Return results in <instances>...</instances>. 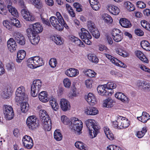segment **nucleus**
Listing matches in <instances>:
<instances>
[{"instance_id":"f257e3e1","label":"nucleus","mask_w":150,"mask_h":150,"mask_svg":"<svg viewBox=\"0 0 150 150\" xmlns=\"http://www.w3.org/2000/svg\"><path fill=\"white\" fill-rule=\"evenodd\" d=\"M56 16L58 19L55 16H52L50 18V21L52 25L57 30H62L64 27L66 29H68L69 27L63 18L61 14L59 12L56 13Z\"/></svg>"},{"instance_id":"f03ea898","label":"nucleus","mask_w":150,"mask_h":150,"mask_svg":"<svg viewBox=\"0 0 150 150\" xmlns=\"http://www.w3.org/2000/svg\"><path fill=\"white\" fill-rule=\"evenodd\" d=\"M85 124L89 131L91 138L96 137L99 132L100 128L96 121L92 119H88L85 121Z\"/></svg>"},{"instance_id":"7ed1b4c3","label":"nucleus","mask_w":150,"mask_h":150,"mask_svg":"<svg viewBox=\"0 0 150 150\" xmlns=\"http://www.w3.org/2000/svg\"><path fill=\"white\" fill-rule=\"evenodd\" d=\"M39 115L44 129L45 130L50 131L52 127V122L48 117L46 111L44 110H41L39 111Z\"/></svg>"},{"instance_id":"20e7f679","label":"nucleus","mask_w":150,"mask_h":150,"mask_svg":"<svg viewBox=\"0 0 150 150\" xmlns=\"http://www.w3.org/2000/svg\"><path fill=\"white\" fill-rule=\"evenodd\" d=\"M28 67L34 69L44 65L42 59L38 56H35L29 58L27 60Z\"/></svg>"},{"instance_id":"39448f33","label":"nucleus","mask_w":150,"mask_h":150,"mask_svg":"<svg viewBox=\"0 0 150 150\" xmlns=\"http://www.w3.org/2000/svg\"><path fill=\"white\" fill-rule=\"evenodd\" d=\"M71 122L70 128L72 130L75 131L76 133L79 134L83 127V123L78 118L74 117L71 118Z\"/></svg>"},{"instance_id":"423d86ee","label":"nucleus","mask_w":150,"mask_h":150,"mask_svg":"<svg viewBox=\"0 0 150 150\" xmlns=\"http://www.w3.org/2000/svg\"><path fill=\"white\" fill-rule=\"evenodd\" d=\"M16 96L15 100L18 103H20L22 101H27L28 100V96L25 94V90L24 87L21 86L17 89L16 93Z\"/></svg>"},{"instance_id":"0eeeda50","label":"nucleus","mask_w":150,"mask_h":150,"mask_svg":"<svg viewBox=\"0 0 150 150\" xmlns=\"http://www.w3.org/2000/svg\"><path fill=\"white\" fill-rule=\"evenodd\" d=\"M42 83L39 79L34 80L31 86V94L33 97L37 96L42 88Z\"/></svg>"},{"instance_id":"6e6552de","label":"nucleus","mask_w":150,"mask_h":150,"mask_svg":"<svg viewBox=\"0 0 150 150\" xmlns=\"http://www.w3.org/2000/svg\"><path fill=\"white\" fill-rule=\"evenodd\" d=\"M81 32L79 33V35L83 41L88 45H90L91 43L90 40L91 39L92 37L88 31L84 28L81 29Z\"/></svg>"},{"instance_id":"1a4fd4ad","label":"nucleus","mask_w":150,"mask_h":150,"mask_svg":"<svg viewBox=\"0 0 150 150\" xmlns=\"http://www.w3.org/2000/svg\"><path fill=\"white\" fill-rule=\"evenodd\" d=\"M26 32L31 43L34 45L37 44L40 40V38L38 34L33 33L30 28H28L26 30Z\"/></svg>"},{"instance_id":"9d476101","label":"nucleus","mask_w":150,"mask_h":150,"mask_svg":"<svg viewBox=\"0 0 150 150\" xmlns=\"http://www.w3.org/2000/svg\"><path fill=\"white\" fill-rule=\"evenodd\" d=\"M26 124L28 128L32 129L37 128L39 125L37 118L34 116H31L27 118Z\"/></svg>"},{"instance_id":"9b49d317","label":"nucleus","mask_w":150,"mask_h":150,"mask_svg":"<svg viewBox=\"0 0 150 150\" xmlns=\"http://www.w3.org/2000/svg\"><path fill=\"white\" fill-rule=\"evenodd\" d=\"M3 108V112L5 118L9 120L12 119L14 116V113L11 106L4 105Z\"/></svg>"},{"instance_id":"f8f14e48","label":"nucleus","mask_w":150,"mask_h":150,"mask_svg":"<svg viewBox=\"0 0 150 150\" xmlns=\"http://www.w3.org/2000/svg\"><path fill=\"white\" fill-rule=\"evenodd\" d=\"M23 6V9L21 10V13L23 18L27 21H34L35 18L33 14L29 12L25 6Z\"/></svg>"},{"instance_id":"ddd939ff","label":"nucleus","mask_w":150,"mask_h":150,"mask_svg":"<svg viewBox=\"0 0 150 150\" xmlns=\"http://www.w3.org/2000/svg\"><path fill=\"white\" fill-rule=\"evenodd\" d=\"M111 34L113 40L116 42H119L123 39L122 33L119 29L117 28L113 29Z\"/></svg>"},{"instance_id":"4468645a","label":"nucleus","mask_w":150,"mask_h":150,"mask_svg":"<svg viewBox=\"0 0 150 150\" xmlns=\"http://www.w3.org/2000/svg\"><path fill=\"white\" fill-rule=\"evenodd\" d=\"M22 141L23 145L27 149H31L33 145V140L29 136L26 135L23 137Z\"/></svg>"},{"instance_id":"2eb2a0df","label":"nucleus","mask_w":150,"mask_h":150,"mask_svg":"<svg viewBox=\"0 0 150 150\" xmlns=\"http://www.w3.org/2000/svg\"><path fill=\"white\" fill-rule=\"evenodd\" d=\"M105 84L99 86L97 88V91L99 94L105 96H111L113 92L108 91L106 89Z\"/></svg>"},{"instance_id":"dca6fc26","label":"nucleus","mask_w":150,"mask_h":150,"mask_svg":"<svg viewBox=\"0 0 150 150\" xmlns=\"http://www.w3.org/2000/svg\"><path fill=\"white\" fill-rule=\"evenodd\" d=\"M60 107L64 111H66L69 110L71 108L70 102L67 99L62 98L60 101Z\"/></svg>"},{"instance_id":"f3484780","label":"nucleus","mask_w":150,"mask_h":150,"mask_svg":"<svg viewBox=\"0 0 150 150\" xmlns=\"http://www.w3.org/2000/svg\"><path fill=\"white\" fill-rule=\"evenodd\" d=\"M14 37L16 41L20 45H23L25 43V39L23 36L19 32H15Z\"/></svg>"},{"instance_id":"a211bd4d","label":"nucleus","mask_w":150,"mask_h":150,"mask_svg":"<svg viewBox=\"0 0 150 150\" xmlns=\"http://www.w3.org/2000/svg\"><path fill=\"white\" fill-rule=\"evenodd\" d=\"M7 46L8 49L11 52L15 51L17 48L16 42L12 38L8 41Z\"/></svg>"},{"instance_id":"6ab92c4d","label":"nucleus","mask_w":150,"mask_h":150,"mask_svg":"<svg viewBox=\"0 0 150 150\" xmlns=\"http://www.w3.org/2000/svg\"><path fill=\"white\" fill-rule=\"evenodd\" d=\"M31 29L32 32L33 33L38 34L41 32L43 30V28L42 25L39 23H36L33 25L32 29L31 28H28Z\"/></svg>"},{"instance_id":"aec40b11","label":"nucleus","mask_w":150,"mask_h":150,"mask_svg":"<svg viewBox=\"0 0 150 150\" xmlns=\"http://www.w3.org/2000/svg\"><path fill=\"white\" fill-rule=\"evenodd\" d=\"M117 118V120L113 122V127L118 129H122V120L124 117L119 116Z\"/></svg>"},{"instance_id":"412c9836","label":"nucleus","mask_w":150,"mask_h":150,"mask_svg":"<svg viewBox=\"0 0 150 150\" xmlns=\"http://www.w3.org/2000/svg\"><path fill=\"white\" fill-rule=\"evenodd\" d=\"M65 74L68 76L70 77H75L79 74V71L74 68H70L67 69L65 72Z\"/></svg>"},{"instance_id":"4be33fe9","label":"nucleus","mask_w":150,"mask_h":150,"mask_svg":"<svg viewBox=\"0 0 150 150\" xmlns=\"http://www.w3.org/2000/svg\"><path fill=\"white\" fill-rule=\"evenodd\" d=\"M86 99L91 105H93L96 103V100L94 95L91 93H89L86 97Z\"/></svg>"},{"instance_id":"5701e85b","label":"nucleus","mask_w":150,"mask_h":150,"mask_svg":"<svg viewBox=\"0 0 150 150\" xmlns=\"http://www.w3.org/2000/svg\"><path fill=\"white\" fill-rule=\"evenodd\" d=\"M85 113L87 115H96L98 112L97 109L93 107H87L85 108Z\"/></svg>"},{"instance_id":"b1692460","label":"nucleus","mask_w":150,"mask_h":150,"mask_svg":"<svg viewBox=\"0 0 150 150\" xmlns=\"http://www.w3.org/2000/svg\"><path fill=\"white\" fill-rule=\"evenodd\" d=\"M119 22L121 25L125 28H129L132 26L130 21L125 18H120Z\"/></svg>"},{"instance_id":"393cba45","label":"nucleus","mask_w":150,"mask_h":150,"mask_svg":"<svg viewBox=\"0 0 150 150\" xmlns=\"http://www.w3.org/2000/svg\"><path fill=\"white\" fill-rule=\"evenodd\" d=\"M116 98L124 103L128 102L127 97L123 93L120 92L116 93L115 94Z\"/></svg>"},{"instance_id":"a878e982","label":"nucleus","mask_w":150,"mask_h":150,"mask_svg":"<svg viewBox=\"0 0 150 150\" xmlns=\"http://www.w3.org/2000/svg\"><path fill=\"white\" fill-rule=\"evenodd\" d=\"M26 55V52L23 50L19 51L17 53V59L16 62L18 63H20L25 58Z\"/></svg>"},{"instance_id":"bb28decb","label":"nucleus","mask_w":150,"mask_h":150,"mask_svg":"<svg viewBox=\"0 0 150 150\" xmlns=\"http://www.w3.org/2000/svg\"><path fill=\"white\" fill-rule=\"evenodd\" d=\"M49 100L50 104L53 109L55 111H57L58 109L59 106L55 99L53 97L51 96L49 98Z\"/></svg>"},{"instance_id":"cd10ccee","label":"nucleus","mask_w":150,"mask_h":150,"mask_svg":"<svg viewBox=\"0 0 150 150\" xmlns=\"http://www.w3.org/2000/svg\"><path fill=\"white\" fill-rule=\"evenodd\" d=\"M136 55L141 61L146 63L148 62V60L147 58L144 55L143 53L140 51L137 50L135 52Z\"/></svg>"},{"instance_id":"c85d7f7f","label":"nucleus","mask_w":150,"mask_h":150,"mask_svg":"<svg viewBox=\"0 0 150 150\" xmlns=\"http://www.w3.org/2000/svg\"><path fill=\"white\" fill-rule=\"evenodd\" d=\"M150 117L149 115L146 112H142V115L140 117H138L137 119L145 123L147 121L150 119L149 118Z\"/></svg>"},{"instance_id":"c756f323","label":"nucleus","mask_w":150,"mask_h":150,"mask_svg":"<svg viewBox=\"0 0 150 150\" xmlns=\"http://www.w3.org/2000/svg\"><path fill=\"white\" fill-rule=\"evenodd\" d=\"M12 4L11 3H9V4L7 5V8L12 15L14 16L17 17L18 16V12L16 9L11 6Z\"/></svg>"},{"instance_id":"7c9ffc66","label":"nucleus","mask_w":150,"mask_h":150,"mask_svg":"<svg viewBox=\"0 0 150 150\" xmlns=\"http://www.w3.org/2000/svg\"><path fill=\"white\" fill-rule=\"evenodd\" d=\"M108 9L110 12L114 15H117L120 13L119 9L117 7L113 5L109 6Z\"/></svg>"},{"instance_id":"2f4dec72","label":"nucleus","mask_w":150,"mask_h":150,"mask_svg":"<svg viewBox=\"0 0 150 150\" xmlns=\"http://www.w3.org/2000/svg\"><path fill=\"white\" fill-rule=\"evenodd\" d=\"M47 94L46 91H43L40 93L38 98L42 102L45 103L48 100Z\"/></svg>"},{"instance_id":"473e14b6","label":"nucleus","mask_w":150,"mask_h":150,"mask_svg":"<svg viewBox=\"0 0 150 150\" xmlns=\"http://www.w3.org/2000/svg\"><path fill=\"white\" fill-rule=\"evenodd\" d=\"M104 131L106 137L109 139L112 140L113 139V134L108 127L107 126L105 127L104 128Z\"/></svg>"},{"instance_id":"72a5a7b5","label":"nucleus","mask_w":150,"mask_h":150,"mask_svg":"<svg viewBox=\"0 0 150 150\" xmlns=\"http://www.w3.org/2000/svg\"><path fill=\"white\" fill-rule=\"evenodd\" d=\"M105 85L106 86V89L108 90V91H109L113 92L112 93H113L112 89L115 88L117 87V85L116 83L111 81L108 82L106 84H105Z\"/></svg>"},{"instance_id":"f704fd0d","label":"nucleus","mask_w":150,"mask_h":150,"mask_svg":"<svg viewBox=\"0 0 150 150\" xmlns=\"http://www.w3.org/2000/svg\"><path fill=\"white\" fill-rule=\"evenodd\" d=\"M140 45L141 47L144 50L147 51H150V44L146 40L141 41Z\"/></svg>"},{"instance_id":"c9c22d12","label":"nucleus","mask_w":150,"mask_h":150,"mask_svg":"<svg viewBox=\"0 0 150 150\" xmlns=\"http://www.w3.org/2000/svg\"><path fill=\"white\" fill-rule=\"evenodd\" d=\"M83 72L87 76L91 77H96V73L94 71L91 69H85L83 71Z\"/></svg>"},{"instance_id":"e433bc0d","label":"nucleus","mask_w":150,"mask_h":150,"mask_svg":"<svg viewBox=\"0 0 150 150\" xmlns=\"http://www.w3.org/2000/svg\"><path fill=\"white\" fill-rule=\"evenodd\" d=\"M23 101L19 103H21V110L22 112L25 113L28 110L29 105L27 102Z\"/></svg>"},{"instance_id":"4c0bfd02","label":"nucleus","mask_w":150,"mask_h":150,"mask_svg":"<svg viewBox=\"0 0 150 150\" xmlns=\"http://www.w3.org/2000/svg\"><path fill=\"white\" fill-rule=\"evenodd\" d=\"M102 18L104 20L105 23L109 24L111 23L113 21L112 19L111 16L107 14H102Z\"/></svg>"},{"instance_id":"58836bf2","label":"nucleus","mask_w":150,"mask_h":150,"mask_svg":"<svg viewBox=\"0 0 150 150\" xmlns=\"http://www.w3.org/2000/svg\"><path fill=\"white\" fill-rule=\"evenodd\" d=\"M71 40L72 42L75 43V44L79 47H85V45L78 38L75 37L71 38Z\"/></svg>"},{"instance_id":"ea45409f","label":"nucleus","mask_w":150,"mask_h":150,"mask_svg":"<svg viewBox=\"0 0 150 150\" xmlns=\"http://www.w3.org/2000/svg\"><path fill=\"white\" fill-rule=\"evenodd\" d=\"M113 101L112 99L108 98L104 101L103 105L105 107L111 108L113 106Z\"/></svg>"},{"instance_id":"a19ab883","label":"nucleus","mask_w":150,"mask_h":150,"mask_svg":"<svg viewBox=\"0 0 150 150\" xmlns=\"http://www.w3.org/2000/svg\"><path fill=\"white\" fill-rule=\"evenodd\" d=\"M52 39L56 44L58 45H62L64 42L62 39L58 35L54 36L52 38Z\"/></svg>"},{"instance_id":"79ce46f5","label":"nucleus","mask_w":150,"mask_h":150,"mask_svg":"<svg viewBox=\"0 0 150 150\" xmlns=\"http://www.w3.org/2000/svg\"><path fill=\"white\" fill-rule=\"evenodd\" d=\"M42 22L48 26L50 25L48 19L47 18V15L45 13H42L40 15Z\"/></svg>"},{"instance_id":"37998d69","label":"nucleus","mask_w":150,"mask_h":150,"mask_svg":"<svg viewBox=\"0 0 150 150\" xmlns=\"http://www.w3.org/2000/svg\"><path fill=\"white\" fill-rule=\"evenodd\" d=\"M124 6L130 11H133L135 9L133 5L129 1L125 2L124 3Z\"/></svg>"},{"instance_id":"c03bdc74","label":"nucleus","mask_w":150,"mask_h":150,"mask_svg":"<svg viewBox=\"0 0 150 150\" xmlns=\"http://www.w3.org/2000/svg\"><path fill=\"white\" fill-rule=\"evenodd\" d=\"M88 58L89 60L92 62L97 63L98 62V59L93 54H90L88 55Z\"/></svg>"},{"instance_id":"a18cd8bd","label":"nucleus","mask_w":150,"mask_h":150,"mask_svg":"<svg viewBox=\"0 0 150 150\" xmlns=\"http://www.w3.org/2000/svg\"><path fill=\"white\" fill-rule=\"evenodd\" d=\"M54 136V139L57 141H60L62 139V136L59 129H57L55 131Z\"/></svg>"},{"instance_id":"49530a36","label":"nucleus","mask_w":150,"mask_h":150,"mask_svg":"<svg viewBox=\"0 0 150 150\" xmlns=\"http://www.w3.org/2000/svg\"><path fill=\"white\" fill-rule=\"evenodd\" d=\"M7 13V10L4 6L3 2L0 0V13L3 15H6Z\"/></svg>"},{"instance_id":"de8ad7c7","label":"nucleus","mask_w":150,"mask_h":150,"mask_svg":"<svg viewBox=\"0 0 150 150\" xmlns=\"http://www.w3.org/2000/svg\"><path fill=\"white\" fill-rule=\"evenodd\" d=\"M116 52L117 54L124 57L127 56V54L125 51L120 48H117L116 49Z\"/></svg>"},{"instance_id":"09e8293b","label":"nucleus","mask_w":150,"mask_h":150,"mask_svg":"<svg viewBox=\"0 0 150 150\" xmlns=\"http://www.w3.org/2000/svg\"><path fill=\"white\" fill-rule=\"evenodd\" d=\"M87 26L90 32L96 28L94 23L90 20L88 21Z\"/></svg>"},{"instance_id":"8fccbe9b","label":"nucleus","mask_w":150,"mask_h":150,"mask_svg":"<svg viewBox=\"0 0 150 150\" xmlns=\"http://www.w3.org/2000/svg\"><path fill=\"white\" fill-rule=\"evenodd\" d=\"M76 148L81 150H85V147L83 143L80 141L76 142L75 144Z\"/></svg>"},{"instance_id":"3c124183","label":"nucleus","mask_w":150,"mask_h":150,"mask_svg":"<svg viewBox=\"0 0 150 150\" xmlns=\"http://www.w3.org/2000/svg\"><path fill=\"white\" fill-rule=\"evenodd\" d=\"M35 6L38 9L41 8L43 6V3L40 0H33Z\"/></svg>"},{"instance_id":"603ef678","label":"nucleus","mask_w":150,"mask_h":150,"mask_svg":"<svg viewBox=\"0 0 150 150\" xmlns=\"http://www.w3.org/2000/svg\"><path fill=\"white\" fill-rule=\"evenodd\" d=\"M92 35L96 38H98L100 35V33L98 29L96 28L93 31H90Z\"/></svg>"},{"instance_id":"864d4df0","label":"nucleus","mask_w":150,"mask_h":150,"mask_svg":"<svg viewBox=\"0 0 150 150\" xmlns=\"http://www.w3.org/2000/svg\"><path fill=\"white\" fill-rule=\"evenodd\" d=\"M61 120L62 122L65 125H68L70 122V121L66 116L63 115L61 116Z\"/></svg>"},{"instance_id":"5fc2aeb1","label":"nucleus","mask_w":150,"mask_h":150,"mask_svg":"<svg viewBox=\"0 0 150 150\" xmlns=\"http://www.w3.org/2000/svg\"><path fill=\"white\" fill-rule=\"evenodd\" d=\"M146 130L145 128H143L141 131H138L136 134V136L139 138L142 137L144 135L145 133L146 132Z\"/></svg>"},{"instance_id":"6e6d98bb","label":"nucleus","mask_w":150,"mask_h":150,"mask_svg":"<svg viewBox=\"0 0 150 150\" xmlns=\"http://www.w3.org/2000/svg\"><path fill=\"white\" fill-rule=\"evenodd\" d=\"M11 24H12L13 25L18 28H20L21 26L19 21L16 18L13 19L11 20Z\"/></svg>"},{"instance_id":"4d7b16f0","label":"nucleus","mask_w":150,"mask_h":150,"mask_svg":"<svg viewBox=\"0 0 150 150\" xmlns=\"http://www.w3.org/2000/svg\"><path fill=\"white\" fill-rule=\"evenodd\" d=\"M49 63L52 67H55L57 64L56 59L54 58H51L49 61Z\"/></svg>"},{"instance_id":"13d9d810","label":"nucleus","mask_w":150,"mask_h":150,"mask_svg":"<svg viewBox=\"0 0 150 150\" xmlns=\"http://www.w3.org/2000/svg\"><path fill=\"white\" fill-rule=\"evenodd\" d=\"M65 87L69 88L71 85V82L70 80L67 78L64 79L63 81Z\"/></svg>"},{"instance_id":"bf43d9fd","label":"nucleus","mask_w":150,"mask_h":150,"mask_svg":"<svg viewBox=\"0 0 150 150\" xmlns=\"http://www.w3.org/2000/svg\"><path fill=\"white\" fill-rule=\"evenodd\" d=\"M2 97L4 98H7L9 97V94L8 90L4 89L1 94Z\"/></svg>"},{"instance_id":"052dcab7","label":"nucleus","mask_w":150,"mask_h":150,"mask_svg":"<svg viewBox=\"0 0 150 150\" xmlns=\"http://www.w3.org/2000/svg\"><path fill=\"white\" fill-rule=\"evenodd\" d=\"M108 150H124L122 149L119 146L114 145H110L107 147Z\"/></svg>"},{"instance_id":"680f3d73","label":"nucleus","mask_w":150,"mask_h":150,"mask_svg":"<svg viewBox=\"0 0 150 150\" xmlns=\"http://www.w3.org/2000/svg\"><path fill=\"white\" fill-rule=\"evenodd\" d=\"M129 122L128 120L125 119L124 118L122 120V129L126 128L129 126Z\"/></svg>"},{"instance_id":"e2e57ef3","label":"nucleus","mask_w":150,"mask_h":150,"mask_svg":"<svg viewBox=\"0 0 150 150\" xmlns=\"http://www.w3.org/2000/svg\"><path fill=\"white\" fill-rule=\"evenodd\" d=\"M137 6L140 8H143L146 7V4L143 1H139L137 2Z\"/></svg>"},{"instance_id":"0e129e2a","label":"nucleus","mask_w":150,"mask_h":150,"mask_svg":"<svg viewBox=\"0 0 150 150\" xmlns=\"http://www.w3.org/2000/svg\"><path fill=\"white\" fill-rule=\"evenodd\" d=\"M74 7L76 8V11L78 12H80L82 11L81 5L78 3H75L73 4Z\"/></svg>"},{"instance_id":"69168bd1","label":"nucleus","mask_w":150,"mask_h":150,"mask_svg":"<svg viewBox=\"0 0 150 150\" xmlns=\"http://www.w3.org/2000/svg\"><path fill=\"white\" fill-rule=\"evenodd\" d=\"M3 24L7 29L10 30H12L11 27L9 25V23L8 21H4L3 22Z\"/></svg>"},{"instance_id":"338daca9","label":"nucleus","mask_w":150,"mask_h":150,"mask_svg":"<svg viewBox=\"0 0 150 150\" xmlns=\"http://www.w3.org/2000/svg\"><path fill=\"white\" fill-rule=\"evenodd\" d=\"M135 33L139 36H142L144 34V33L142 30L140 29H137L135 30Z\"/></svg>"},{"instance_id":"774afa93","label":"nucleus","mask_w":150,"mask_h":150,"mask_svg":"<svg viewBox=\"0 0 150 150\" xmlns=\"http://www.w3.org/2000/svg\"><path fill=\"white\" fill-rule=\"evenodd\" d=\"M146 82L144 81H140L137 83V86L139 88L143 89L144 87Z\"/></svg>"}]
</instances>
